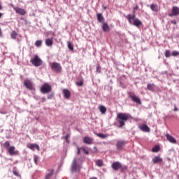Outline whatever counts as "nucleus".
<instances>
[{
  "mask_svg": "<svg viewBox=\"0 0 179 179\" xmlns=\"http://www.w3.org/2000/svg\"><path fill=\"white\" fill-rule=\"evenodd\" d=\"M135 13L136 12H134V14H128L126 16V18L127 19L129 23L130 24H134V26H136V27H139L142 24V22L139 20L138 18H135Z\"/></svg>",
  "mask_w": 179,
  "mask_h": 179,
  "instance_id": "nucleus-1",
  "label": "nucleus"
},
{
  "mask_svg": "<svg viewBox=\"0 0 179 179\" xmlns=\"http://www.w3.org/2000/svg\"><path fill=\"white\" fill-rule=\"evenodd\" d=\"M117 122L120 124V128H122L125 125V122L131 118V115L127 113H118L117 115Z\"/></svg>",
  "mask_w": 179,
  "mask_h": 179,
  "instance_id": "nucleus-2",
  "label": "nucleus"
},
{
  "mask_svg": "<svg viewBox=\"0 0 179 179\" xmlns=\"http://www.w3.org/2000/svg\"><path fill=\"white\" fill-rule=\"evenodd\" d=\"M50 66L53 72H56V73H61L62 72V66L59 63H50Z\"/></svg>",
  "mask_w": 179,
  "mask_h": 179,
  "instance_id": "nucleus-3",
  "label": "nucleus"
},
{
  "mask_svg": "<svg viewBox=\"0 0 179 179\" xmlns=\"http://www.w3.org/2000/svg\"><path fill=\"white\" fill-rule=\"evenodd\" d=\"M52 90L51 85L48 83H44L41 87V93H43V94L50 93Z\"/></svg>",
  "mask_w": 179,
  "mask_h": 179,
  "instance_id": "nucleus-4",
  "label": "nucleus"
},
{
  "mask_svg": "<svg viewBox=\"0 0 179 179\" xmlns=\"http://www.w3.org/2000/svg\"><path fill=\"white\" fill-rule=\"evenodd\" d=\"M31 62L34 66H41L43 65V60L38 58V56L36 55L31 59Z\"/></svg>",
  "mask_w": 179,
  "mask_h": 179,
  "instance_id": "nucleus-5",
  "label": "nucleus"
},
{
  "mask_svg": "<svg viewBox=\"0 0 179 179\" xmlns=\"http://www.w3.org/2000/svg\"><path fill=\"white\" fill-rule=\"evenodd\" d=\"M112 169L113 170H115V171L120 170V169L121 170H127V166H123L121 163L116 162H113L112 164Z\"/></svg>",
  "mask_w": 179,
  "mask_h": 179,
  "instance_id": "nucleus-6",
  "label": "nucleus"
},
{
  "mask_svg": "<svg viewBox=\"0 0 179 179\" xmlns=\"http://www.w3.org/2000/svg\"><path fill=\"white\" fill-rule=\"evenodd\" d=\"M128 142L124 141V140H118L116 142V149L117 150H122L124 149V147L125 145H127Z\"/></svg>",
  "mask_w": 179,
  "mask_h": 179,
  "instance_id": "nucleus-7",
  "label": "nucleus"
},
{
  "mask_svg": "<svg viewBox=\"0 0 179 179\" xmlns=\"http://www.w3.org/2000/svg\"><path fill=\"white\" fill-rule=\"evenodd\" d=\"M78 170H80V166L78 164V159L74 158L71 164V172L75 173Z\"/></svg>",
  "mask_w": 179,
  "mask_h": 179,
  "instance_id": "nucleus-8",
  "label": "nucleus"
},
{
  "mask_svg": "<svg viewBox=\"0 0 179 179\" xmlns=\"http://www.w3.org/2000/svg\"><path fill=\"white\" fill-rule=\"evenodd\" d=\"M129 97L131 99L132 101L134 103H136L137 104H142L141 99H139V97L135 95L133 92H129Z\"/></svg>",
  "mask_w": 179,
  "mask_h": 179,
  "instance_id": "nucleus-9",
  "label": "nucleus"
},
{
  "mask_svg": "<svg viewBox=\"0 0 179 179\" xmlns=\"http://www.w3.org/2000/svg\"><path fill=\"white\" fill-rule=\"evenodd\" d=\"M8 152L10 156H17L19 155V151L16 150V148L13 145L8 148Z\"/></svg>",
  "mask_w": 179,
  "mask_h": 179,
  "instance_id": "nucleus-10",
  "label": "nucleus"
},
{
  "mask_svg": "<svg viewBox=\"0 0 179 179\" xmlns=\"http://www.w3.org/2000/svg\"><path fill=\"white\" fill-rule=\"evenodd\" d=\"M179 15V8L174 6L172 7L171 13L169 14V17H173V16H178Z\"/></svg>",
  "mask_w": 179,
  "mask_h": 179,
  "instance_id": "nucleus-11",
  "label": "nucleus"
},
{
  "mask_svg": "<svg viewBox=\"0 0 179 179\" xmlns=\"http://www.w3.org/2000/svg\"><path fill=\"white\" fill-rule=\"evenodd\" d=\"M13 9L15 10V13L21 15V16H24V15H26V10L23 8H20V7H15L13 6Z\"/></svg>",
  "mask_w": 179,
  "mask_h": 179,
  "instance_id": "nucleus-12",
  "label": "nucleus"
},
{
  "mask_svg": "<svg viewBox=\"0 0 179 179\" xmlns=\"http://www.w3.org/2000/svg\"><path fill=\"white\" fill-rule=\"evenodd\" d=\"M24 85L27 89H29V90H33V83L30 80H25L24 81Z\"/></svg>",
  "mask_w": 179,
  "mask_h": 179,
  "instance_id": "nucleus-13",
  "label": "nucleus"
},
{
  "mask_svg": "<svg viewBox=\"0 0 179 179\" xmlns=\"http://www.w3.org/2000/svg\"><path fill=\"white\" fill-rule=\"evenodd\" d=\"M62 93L64 99H66L67 100L71 99V91L68 89H64L62 90Z\"/></svg>",
  "mask_w": 179,
  "mask_h": 179,
  "instance_id": "nucleus-14",
  "label": "nucleus"
},
{
  "mask_svg": "<svg viewBox=\"0 0 179 179\" xmlns=\"http://www.w3.org/2000/svg\"><path fill=\"white\" fill-rule=\"evenodd\" d=\"M83 142L84 143H86L87 145H92L93 143V138L92 137L89 136H85L83 138Z\"/></svg>",
  "mask_w": 179,
  "mask_h": 179,
  "instance_id": "nucleus-15",
  "label": "nucleus"
},
{
  "mask_svg": "<svg viewBox=\"0 0 179 179\" xmlns=\"http://www.w3.org/2000/svg\"><path fill=\"white\" fill-rule=\"evenodd\" d=\"M45 43L48 47H52V45L54 44V38H46Z\"/></svg>",
  "mask_w": 179,
  "mask_h": 179,
  "instance_id": "nucleus-16",
  "label": "nucleus"
},
{
  "mask_svg": "<svg viewBox=\"0 0 179 179\" xmlns=\"http://www.w3.org/2000/svg\"><path fill=\"white\" fill-rule=\"evenodd\" d=\"M139 129L143 132H150V128L146 124H141L139 126Z\"/></svg>",
  "mask_w": 179,
  "mask_h": 179,
  "instance_id": "nucleus-17",
  "label": "nucleus"
},
{
  "mask_svg": "<svg viewBox=\"0 0 179 179\" xmlns=\"http://www.w3.org/2000/svg\"><path fill=\"white\" fill-rule=\"evenodd\" d=\"M166 138L167 141H169V142H171V143H177V140H176L175 138L173 137L171 135L166 134Z\"/></svg>",
  "mask_w": 179,
  "mask_h": 179,
  "instance_id": "nucleus-18",
  "label": "nucleus"
},
{
  "mask_svg": "<svg viewBox=\"0 0 179 179\" xmlns=\"http://www.w3.org/2000/svg\"><path fill=\"white\" fill-rule=\"evenodd\" d=\"M150 8L153 12H159L160 10V8L159 6H157V4L152 3L150 6Z\"/></svg>",
  "mask_w": 179,
  "mask_h": 179,
  "instance_id": "nucleus-19",
  "label": "nucleus"
},
{
  "mask_svg": "<svg viewBox=\"0 0 179 179\" xmlns=\"http://www.w3.org/2000/svg\"><path fill=\"white\" fill-rule=\"evenodd\" d=\"M97 20L99 23H104V17H103V14L98 13L96 14Z\"/></svg>",
  "mask_w": 179,
  "mask_h": 179,
  "instance_id": "nucleus-20",
  "label": "nucleus"
},
{
  "mask_svg": "<svg viewBox=\"0 0 179 179\" xmlns=\"http://www.w3.org/2000/svg\"><path fill=\"white\" fill-rule=\"evenodd\" d=\"M27 148H29V149H31V150H34V149L40 150V146L38 144H28Z\"/></svg>",
  "mask_w": 179,
  "mask_h": 179,
  "instance_id": "nucleus-21",
  "label": "nucleus"
},
{
  "mask_svg": "<svg viewBox=\"0 0 179 179\" xmlns=\"http://www.w3.org/2000/svg\"><path fill=\"white\" fill-rule=\"evenodd\" d=\"M162 162H163V159H162L159 156H156L152 159V163H154V164L162 163Z\"/></svg>",
  "mask_w": 179,
  "mask_h": 179,
  "instance_id": "nucleus-22",
  "label": "nucleus"
},
{
  "mask_svg": "<svg viewBox=\"0 0 179 179\" xmlns=\"http://www.w3.org/2000/svg\"><path fill=\"white\" fill-rule=\"evenodd\" d=\"M53 174H54V170L52 169L48 170L46 176H45V178L50 179L51 178V177H52Z\"/></svg>",
  "mask_w": 179,
  "mask_h": 179,
  "instance_id": "nucleus-23",
  "label": "nucleus"
},
{
  "mask_svg": "<svg viewBox=\"0 0 179 179\" xmlns=\"http://www.w3.org/2000/svg\"><path fill=\"white\" fill-rule=\"evenodd\" d=\"M103 31H108L110 30V27L107 22H103L102 24Z\"/></svg>",
  "mask_w": 179,
  "mask_h": 179,
  "instance_id": "nucleus-24",
  "label": "nucleus"
},
{
  "mask_svg": "<svg viewBox=\"0 0 179 179\" xmlns=\"http://www.w3.org/2000/svg\"><path fill=\"white\" fill-rule=\"evenodd\" d=\"M99 108V111L101 113V114H106V113L107 111V108H106V106H104L103 105H100Z\"/></svg>",
  "mask_w": 179,
  "mask_h": 179,
  "instance_id": "nucleus-25",
  "label": "nucleus"
},
{
  "mask_svg": "<svg viewBox=\"0 0 179 179\" xmlns=\"http://www.w3.org/2000/svg\"><path fill=\"white\" fill-rule=\"evenodd\" d=\"M155 87V85L153 83L147 85V89L148 90H150V92H154Z\"/></svg>",
  "mask_w": 179,
  "mask_h": 179,
  "instance_id": "nucleus-26",
  "label": "nucleus"
},
{
  "mask_svg": "<svg viewBox=\"0 0 179 179\" xmlns=\"http://www.w3.org/2000/svg\"><path fill=\"white\" fill-rule=\"evenodd\" d=\"M95 135H96V136H98L99 138H101L102 139H106V138H108V134H103L96 133Z\"/></svg>",
  "mask_w": 179,
  "mask_h": 179,
  "instance_id": "nucleus-27",
  "label": "nucleus"
},
{
  "mask_svg": "<svg viewBox=\"0 0 179 179\" xmlns=\"http://www.w3.org/2000/svg\"><path fill=\"white\" fill-rule=\"evenodd\" d=\"M160 150V147L159 145H156L152 149V152L153 153H156Z\"/></svg>",
  "mask_w": 179,
  "mask_h": 179,
  "instance_id": "nucleus-28",
  "label": "nucleus"
},
{
  "mask_svg": "<svg viewBox=\"0 0 179 179\" xmlns=\"http://www.w3.org/2000/svg\"><path fill=\"white\" fill-rule=\"evenodd\" d=\"M81 150L83 151V152H84V153L85 154V155H90V152H89V150H87V148H86V147H81Z\"/></svg>",
  "mask_w": 179,
  "mask_h": 179,
  "instance_id": "nucleus-29",
  "label": "nucleus"
},
{
  "mask_svg": "<svg viewBox=\"0 0 179 179\" xmlns=\"http://www.w3.org/2000/svg\"><path fill=\"white\" fill-rule=\"evenodd\" d=\"M13 173L14 176H15L16 177H19V176H20L19 172L17 171V169L16 167H14V168H13Z\"/></svg>",
  "mask_w": 179,
  "mask_h": 179,
  "instance_id": "nucleus-30",
  "label": "nucleus"
},
{
  "mask_svg": "<svg viewBox=\"0 0 179 179\" xmlns=\"http://www.w3.org/2000/svg\"><path fill=\"white\" fill-rule=\"evenodd\" d=\"M11 38H13V40L16 39V37H17V34L16 33V31H13L11 32Z\"/></svg>",
  "mask_w": 179,
  "mask_h": 179,
  "instance_id": "nucleus-31",
  "label": "nucleus"
},
{
  "mask_svg": "<svg viewBox=\"0 0 179 179\" xmlns=\"http://www.w3.org/2000/svg\"><path fill=\"white\" fill-rule=\"evenodd\" d=\"M41 44H43V41L38 40L35 42L36 47H41Z\"/></svg>",
  "mask_w": 179,
  "mask_h": 179,
  "instance_id": "nucleus-32",
  "label": "nucleus"
},
{
  "mask_svg": "<svg viewBox=\"0 0 179 179\" xmlns=\"http://www.w3.org/2000/svg\"><path fill=\"white\" fill-rule=\"evenodd\" d=\"M68 44V48L69 50H70V51H73V45H72V43H71V41H68L67 42Z\"/></svg>",
  "mask_w": 179,
  "mask_h": 179,
  "instance_id": "nucleus-33",
  "label": "nucleus"
},
{
  "mask_svg": "<svg viewBox=\"0 0 179 179\" xmlns=\"http://www.w3.org/2000/svg\"><path fill=\"white\" fill-rule=\"evenodd\" d=\"M96 166H98L99 167H101V166H103V161H101V159H97L96 161Z\"/></svg>",
  "mask_w": 179,
  "mask_h": 179,
  "instance_id": "nucleus-34",
  "label": "nucleus"
},
{
  "mask_svg": "<svg viewBox=\"0 0 179 179\" xmlns=\"http://www.w3.org/2000/svg\"><path fill=\"white\" fill-rule=\"evenodd\" d=\"M4 148L6 149H9V148H10V143H9V141H6L4 143Z\"/></svg>",
  "mask_w": 179,
  "mask_h": 179,
  "instance_id": "nucleus-35",
  "label": "nucleus"
},
{
  "mask_svg": "<svg viewBox=\"0 0 179 179\" xmlns=\"http://www.w3.org/2000/svg\"><path fill=\"white\" fill-rule=\"evenodd\" d=\"M97 73H101V67L100 66V65H97L96 66V70Z\"/></svg>",
  "mask_w": 179,
  "mask_h": 179,
  "instance_id": "nucleus-36",
  "label": "nucleus"
},
{
  "mask_svg": "<svg viewBox=\"0 0 179 179\" xmlns=\"http://www.w3.org/2000/svg\"><path fill=\"white\" fill-rule=\"evenodd\" d=\"M34 162L35 163V164H38V156L35 155L34 157Z\"/></svg>",
  "mask_w": 179,
  "mask_h": 179,
  "instance_id": "nucleus-37",
  "label": "nucleus"
},
{
  "mask_svg": "<svg viewBox=\"0 0 179 179\" xmlns=\"http://www.w3.org/2000/svg\"><path fill=\"white\" fill-rule=\"evenodd\" d=\"M171 55H173V57H177L179 55V52L178 51L174 50L172 52Z\"/></svg>",
  "mask_w": 179,
  "mask_h": 179,
  "instance_id": "nucleus-38",
  "label": "nucleus"
},
{
  "mask_svg": "<svg viewBox=\"0 0 179 179\" xmlns=\"http://www.w3.org/2000/svg\"><path fill=\"white\" fill-rule=\"evenodd\" d=\"M171 54H170V50H166V52H165V57H166V58H169V57H171Z\"/></svg>",
  "mask_w": 179,
  "mask_h": 179,
  "instance_id": "nucleus-39",
  "label": "nucleus"
},
{
  "mask_svg": "<svg viewBox=\"0 0 179 179\" xmlns=\"http://www.w3.org/2000/svg\"><path fill=\"white\" fill-rule=\"evenodd\" d=\"M77 86H82L83 85V80H81L76 83Z\"/></svg>",
  "mask_w": 179,
  "mask_h": 179,
  "instance_id": "nucleus-40",
  "label": "nucleus"
},
{
  "mask_svg": "<svg viewBox=\"0 0 179 179\" xmlns=\"http://www.w3.org/2000/svg\"><path fill=\"white\" fill-rule=\"evenodd\" d=\"M80 150H82V148L77 147V155H80Z\"/></svg>",
  "mask_w": 179,
  "mask_h": 179,
  "instance_id": "nucleus-41",
  "label": "nucleus"
},
{
  "mask_svg": "<svg viewBox=\"0 0 179 179\" xmlns=\"http://www.w3.org/2000/svg\"><path fill=\"white\" fill-rule=\"evenodd\" d=\"M138 8H139V7L138 6V5H136V6L134 8L133 15H134V12H135V10H138Z\"/></svg>",
  "mask_w": 179,
  "mask_h": 179,
  "instance_id": "nucleus-42",
  "label": "nucleus"
},
{
  "mask_svg": "<svg viewBox=\"0 0 179 179\" xmlns=\"http://www.w3.org/2000/svg\"><path fill=\"white\" fill-rule=\"evenodd\" d=\"M171 23H172V24H177V21H176V20H172V21H171Z\"/></svg>",
  "mask_w": 179,
  "mask_h": 179,
  "instance_id": "nucleus-43",
  "label": "nucleus"
},
{
  "mask_svg": "<svg viewBox=\"0 0 179 179\" xmlns=\"http://www.w3.org/2000/svg\"><path fill=\"white\" fill-rule=\"evenodd\" d=\"M173 111H178V108H177V106H175Z\"/></svg>",
  "mask_w": 179,
  "mask_h": 179,
  "instance_id": "nucleus-44",
  "label": "nucleus"
},
{
  "mask_svg": "<svg viewBox=\"0 0 179 179\" xmlns=\"http://www.w3.org/2000/svg\"><path fill=\"white\" fill-rule=\"evenodd\" d=\"M68 138H69V134H66L65 136L66 141H68Z\"/></svg>",
  "mask_w": 179,
  "mask_h": 179,
  "instance_id": "nucleus-45",
  "label": "nucleus"
},
{
  "mask_svg": "<svg viewBox=\"0 0 179 179\" xmlns=\"http://www.w3.org/2000/svg\"><path fill=\"white\" fill-rule=\"evenodd\" d=\"M102 8H103V9L104 10H106V9H107V6H102Z\"/></svg>",
  "mask_w": 179,
  "mask_h": 179,
  "instance_id": "nucleus-46",
  "label": "nucleus"
},
{
  "mask_svg": "<svg viewBox=\"0 0 179 179\" xmlns=\"http://www.w3.org/2000/svg\"><path fill=\"white\" fill-rule=\"evenodd\" d=\"M48 99H52V95L48 96Z\"/></svg>",
  "mask_w": 179,
  "mask_h": 179,
  "instance_id": "nucleus-47",
  "label": "nucleus"
},
{
  "mask_svg": "<svg viewBox=\"0 0 179 179\" xmlns=\"http://www.w3.org/2000/svg\"><path fill=\"white\" fill-rule=\"evenodd\" d=\"M2 13H0V17H2Z\"/></svg>",
  "mask_w": 179,
  "mask_h": 179,
  "instance_id": "nucleus-48",
  "label": "nucleus"
},
{
  "mask_svg": "<svg viewBox=\"0 0 179 179\" xmlns=\"http://www.w3.org/2000/svg\"><path fill=\"white\" fill-rule=\"evenodd\" d=\"M0 36H2V32L1 31V29H0Z\"/></svg>",
  "mask_w": 179,
  "mask_h": 179,
  "instance_id": "nucleus-49",
  "label": "nucleus"
},
{
  "mask_svg": "<svg viewBox=\"0 0 179 179\" xmlns=\"http://www.w3.org/2000/svg\"><path fill=\"white\" fill-rule=\"evenodd\" d=\"M1 9H2V6H1V4H0V10H1Z\"/></svg>",
  "mask_w": 179,
  "mask_h": 179,
  "instance_id": "nucleus-50",
  "label": "nucleus"
},
{
  "mask_svg": "<svg viewBox=\"0 0 179 179\" xmlns=\"http://www.w3.org/2000/svg\"><path fill=\"white\" fill-rule=\"evenodd\" d=\"M41 1H43V0H41Z\"/></svg>",
  "mask_w": 179,
  "mask_h": 179,
  "instance_id": "nucleus-51",
  "label": "nucleus"
}]
</instances>
